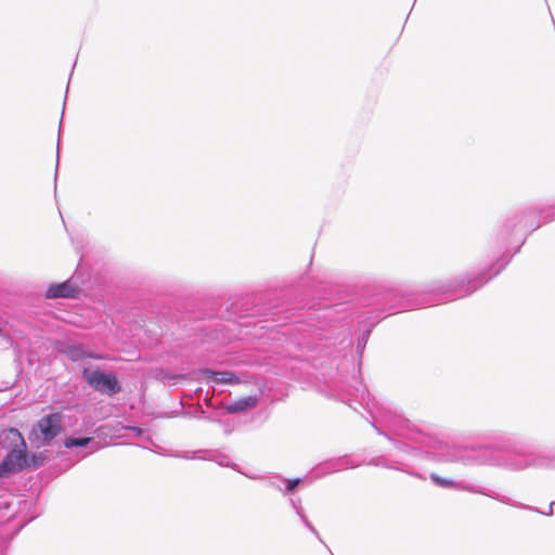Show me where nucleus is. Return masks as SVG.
I'll return each instance as SVG.
<instances>
[{
    "label": "nucleus",
    "instance_id": "nucleus-2",
    "mask_svg": "<svg viewBox=\"0 0 555 555\" xmlns=\"http://www.w3.org/2000/svg\"><path fill=\"white\" fill-rule=\"evenodd\" d=\"M388 428L393 431L395 435L404 437L414 443H416L421 448H425L427 453H431L436 455L434 449L440 444L431 436L423 433L418 429L414 424H412L409 420L403 418L402 416L395 415L392 418L387 420Z\"/></svg>",
    "mask_w": 555,
    "mask_h": 555
},
{
    "label": "nucleus",
    "instance_id": "nucleus-18",
    "mask_svg": "<svg viewBox=\"0 0 555 555\" xmlns=\"http://www.w3.org/2000/svg\"><path fill=\"white\" fill-rule=\"evenodd\" d=\"M282 482H286V491H293L300 482L299 478L289 479V480H281Z\"/></svg>",
    "mask_w": 555,
    "mask_h": 555
},
{
    "label": "nucleus",
    "instance_id": "nucleus-5",
    "mask_svg": "<svg viewBox=\"0 0 555 555\" xmlns=\"http://www.w3.org/2000/svg\"><path fill=\"white\" fill-rule=\"evenodd\" d=\"M26 448H13L2 461L1 465L7 474L21 472L26 466Z\"/></svg>",
    "mask_w": 555,
    "mask_h": 555
},
{
    "label": "nucleus",
    "instance_id": "nucleus-3",
    "mask_svg": "<svg viewBox=\"0 0 555 555\" xmlns=\"http://www.w3.org/2000/svg\"><path fill=\"white\" fill-rule=\"evenodd\" d=\"M82 378L92 389L102 395L112 397L121 390L116 375L100 369H83Z\"/></svg>",
    "mask_w": 555,
    "mask_h": 555
},
{
    "label": "nucleus",
    "instance_id": "nucleus-23",
    "mask_svg": "<svg viewBox=\"0 0 555 555\" xmlns=\"http://www.w3.org/2000/svg\"><path fill=\"white\" fill-rule=\"evenodd\" d=\"M269 485L273 488L281 489L279 482L276 480H270Z\"/></svg>",
    "mask_w": 555,
    "mask_h": 555
},
{
    "label": "nucleus",
    "instance_id": "nucleus-7",
    "mask_svg": "<svg viewBox=\"0 0 555 555\" xmlns=\"http://www.w3.org/2000/svg\"><path fill=\"white\" fill-rule=\"evenodd\" d=\"M76 294L77 287L68 280L60 284L50 285L46 296L48 298H74Z\"/></svg>",
    "mask_w": 555,
    "mask_h": 555
},
{
    "label": "nucleus",
    "instance_id": "nucleus-11",
    "mask_svg": "<svg viewBox=\"0 0 555 555\" xmlns=\"http://www.w3.org/2000/svg\"><path fill=\"white\" fill-rule=\"evenodd\" d=\"M491 278H483L482 276H479V278H474V279H469L467 280L466 284H464V282H462V284L457 287H454L453 291H457L460 293V296H465V295H468L473 292H475L476 289H478L481 285H483L485 283H487Z\"/></svg>",
    "mask_w": 555,
    "mask_h": 555
},
{
    "label": "nucleus",
    "instance_id": "nucleus-20",
    "mask_svg": "<svg viewBox=\"0 0 555 555\" xmlns=\"http://www.w3.org/2000/svg\"><path fill=\"white\" fill-rule=\"evenodd\" d=\"M129 430H131L134 436H139L142 433V430L139 427H129Z\"/></svg>",
    "mask_w": 555,
    "mask_h": 555
},
{
    "label": "nucleus",
    "instance_id": "nucleus-25",
    "mask_svg": "<svg viewBox=\"0 0 555 555\" xmlns=\"http://www.w3.org/2000/svg\"><path fill=\"white\" fill-rule=\"evenodd\" d=\"M345 466H347V460H346V459H343V460H341V466H340L338 469H340V468H343V467H345Z\"/></svg>",
    "mask_w": 555,
    "mask_h": 555
},
{
    "label": "nucleus",
    "instance_id": "nucleus-13",
    "mask_svg": "<svg viewBox=\"0 0 555 555\" xmlns=\"http://www.w3.org/2000/svg\"><path fill=\"white\" fill-rule=\"evenodd\" d=\"M531 216V217H535V212L534 211H526V212H522L521 215L519 216H515L513 219L508 220L505 225H504V232L506 234H508L509 232H512L517 225L519 224H525V228H527V219L528 217Z\"/></svg>",
    "mask_w": 555,
    "mask_h": 555
},
{
    "label": "nucleus",
    "instance_id": "nucleus-10",
    "mask_svg": "<svg viewBox=\"0 0 555 555\" xmlns=\"http://www.w3.org/2000/svg\"><path fill=\"white\" fill-rule=\"evenodd\" d=\"M203 375L210 378L214 383L217 384H238V377L231 372H217L209 369L203 370Z\"/></svg>",
    "mask_w": 555,
    "mask_h": 555
},
{
    "label": "nucleus",
    "instance_id": "nucleus-21",
    "mask_svg": "<svg viewBox=\"0 0 555 555\" xmlns=\"http://www.w3.org/2000/svg\"><path fill=\"white\" fill-rule=\"evenodd\" d=\"M505 264H507V261H504V264H501V266H500V268H499V269H496V270H495V271L490 275V278L495 276V275H496V274L502 270V268H503Z\"/></svg>",
    "mask_w": 555,
    "mask_h": 555
},
{
    "label": "nucleus",
    "instance_id": "nucleus-24",
    "mask_svg": "<svg viewBox=\"0 0 555 555\" xmlns=\"http://www.w3.org/2000/svg\"><path fill=\"white\" fill-rule=\"evenodd\" d=\"M553 505H555V503H551L550 505V509H547V513H545V515H552L553 514Z\"/></svg>",
    "mask_w": 555,
    "mask_h": 555
},
{
    "label": "nucleus",
    "instance_id": "nucleus-12",
    "mask_svg": "<svg viewBox=\"0 0 555 555\" xmlns=\"http://www.w3.org/2000/svg\"><path fill=\"white\" fill-rule=\"evenodd\" d=\"M430 479L436 486L441 487V488H455L459 490L476 492L474 489H472L463 483H459V482L453 481L452 479L440 477L437 474H431Z\"/></svg>",
    "mask_w": 555,
    "mask_h": 555
},
{
    "label": "nucleus",
    "instance_id": "nucleus-6",
    "mask_svg": "<svg viewBox=\"0 0 555 555\" xmlns=\"http://www.w3.org/2000/svg\"><path fill=\"white\" fill-rule=\"evenodd\" d=\"M59 351L66 354L72 361L77 362L82 359L89 358L94 360L104 359L103 356L88 351L80 344H60Z\"/></svg>",
    "mask_w": 555,
    "mask_h": 555
},
{
    "label": "nucleus",
    "instance_id": "nucleus-17",
    "mask_svg": "<svg viewBox=\"0 0 555 555\" xmlns=\"http://www.w3.org/2000/svg\"><path fill=\"white\" fill-rule=\"evenodd\" d=\"M541 217L544 219V222L555 220V205L544 209L541 212Z\"/></svg>",
    "mask_w": 555,
    "mask_h": 555
},
{
    "label": "nucleus",
    "instance_id": "nucleus-9",
    "mask_svg": "<svg viewBox=\"0 0 555 555\" xmlns=\"http://www.w3.org/2000/svg\"><path fill=\"white\" fill-rule=\"evenodd\" d=\"M258 398L257 396H248L244 398H240L229 404L225 405V410L230 414H235L240 412L247 411L257 405Z\"/></svg>",
    "mask_w": 555,
    "mask_h": 555
},
{
    "label": "nucleus",
    "instance_id": "nucleus-14",
    "mask_svg": "<svg viewBox=\"0 0 555 555\" xmlns=\"http://www.w3.org/2000/svg\"><path fill=\"white\" fill-rule=\"evenodd\" d=\"M91 443L98 444L94 441V439L91 437H83V438L69 437V438L65 439V441H64L65 448H68V449L78 448V447H88Z\"/></svg>",
    "mask_w": 555,
    "mask_h": 555
},
{
    "label": "nucleus",
    "instance_id": "nucleus-1",
    "mask_svg": "<svg viewBox=\"0 0 555 555\" xmlns=\"http://www.w3.org/2000/svg\"><path fill=\"white\" fill-rule=\"evenodd\" d=\"M438 461H463L467 464H489L503 466L512 470L534 468H555V455H546L522 450H513L502 444L464 449L460 456L439 454Z\"/></svg>",
    "mask_w": 555,
    "mask_h": 555
},
{
    "label": "nucleus",
    "instance_id": "nucleus-15",
    "mask_svg": "<svg viewBox=\"0 0 555 555\" xmlns=\"http://www.w3.org/2000/svg\"><path fill=\"white\" fill-rule=\"evenodd\" d=\"M206 460L214 461L221 466H230L231 460L228 455L222 453H209V456L205 457Z\"/></svg>",
    "mask_w": 555,
    "mask_h": 555
},
{
    "label": "nucleus",
    "instance_id": "nucleus-4",
    "mask_svg": "<svg viewBox=\"0 0 555 555\" xmlns=\"http://www.w3.org/2000/svg\"><path fill=\"white\" fill-rule=\"evenodd\" d=\"M38 428L43 441L49 443L63 431V417L60 413H51L38 421Z\"/></svg>",
    "mask_w": 555,
    "mask_h": 555
},
{
    "label": "nucleus",
    "instance_id": "nucleus-8",
    "mask_svg": "<svg viewBox=\"0 0 555 555\" xmlns=\"http://www.w3.org/2000/svg\"><path fill=\"white\" fill-rule=\"evenodd\" d=\"M0 442L3 448L13 450V448H26L24 437L16 428H8L0 435Z\"/></svg>",
    "mask_w": 555,
    "mask_h": 555
},
{
    "label": "nucleus",
    "instance_id": "nucleus-16",
    "mask_svg": "<svg viewBox=\"0 0 555 555\" xmlns=\"http://www.w3.org/2000/svg\"><path fill=\"white\" fill-rule=\"evenodd\" d=\"M292 503L294 506L295 505V501L292 500ZM296 508V513L297 515L300 517V519L304 521L305 526L313 533L315 534L319 539H320V535H319V532L317 531V529L314 528V526L308 520V518L306 517V515L304 514L302 509L300 507H295Z\"/></svg>",
    "mask_w": 555,
    "mask_h": 555
},
{
    "label": "nucleus",
    "instance_id": "nucleus-22",
    "mask_svg": "<svg viewBox=\"0 0 555 555\" xmlns=\"http://www.w3.org/2000/svg\"><path fill=\"white\" fill-rule=\"evenodd\" d=\"M179 457H182V459H194L195 456L191 455L190 452H184L183 454L181 455H178Z\"/></svg>",
    "mask_w": 555,
    "mask_h": 555
},
{
    "label": "nucleus",
    "instance_id": "nucleus-19",
    "mask_svg": "<svg viewBox=\"0 0 555 555\" xmlns=\"http://www.w3.org/2000/svg\"><path fill=\"white\" fill-rule=\"evenodd\" d=\"M365 343H366L365 336H363L361 339H359L358 345H357L358 350H362L365 346Z\"/></svg>",
    "mask_w": 555,
    "mask_h": 555
}]
</instances>
